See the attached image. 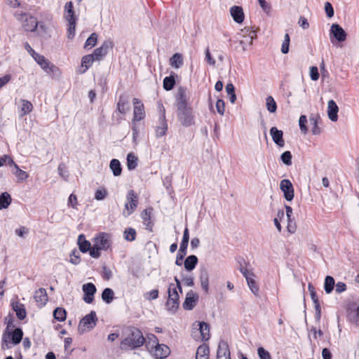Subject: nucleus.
<instances>
[{
  "mask_svg": "<svg viewBox=\"0 0 359 359\" xmlns=\"http://www.w3.org/2000/svg\"><path fill=\"white\" fill-rule=\"evenodd\" d=\"M126 337L121 341L120 348L122 350H133L142 346L145 339L142 332L135 327L126 330Z\"/></svg>",
  "mask_w": 359,
  "mask_h": 359,
  "instance_id": "nucleus-1",
  "label": "nucleus"
},
{
  "mask_svg": "<svg viewBox=\"0 0 359 359\" xmlns=\"http://www.w3.org/2000/svg\"><path fill=\"white\" fill-rule=\"evenodd\" d=\"M23 338V331L20 327L13 330H4L1 339V349L6 350L11 348V344H19Z\"/></svg>",
  "mask_w": 359,
  "mask_h": 359,
  "instance_id": "nucleus-2",
  "label": "nucleus"
},
{
  "mask_svg": "<svg viewBox=\"0 0 359 359\" xmlns=\"http://www.w3.org/2000/svg\"><path fill=\"white\" fill-rule=\"evenodd\" d=\"M177 120L184 127H190L195 124V115L191 107L176 110Z\"/></svg>",
  "mask_w": 359,
  "mask_h": 359,
  "instance_id": "nucleus-3",
  "label": "nucleus"
},
{
  "mask_svg": "<svg viewBox=\"0 0 359 359\" xmlns=\"http://www.w3.org/2000/svg\"><path fill=\"white\" fill-rule=\"evenodd\" d=\"M97 318L95 311H91L89 314L85 316L79 322L78 331L83 334L86 331L93 329L97 323Z\"/></svg>",
  "mask_w": 359,
  "mask_h": 359,
  "instance_id": "nucleus-4",
  "label": "nucleus"
},
{
  "mask_svg": "<svg viewBox=\"0 0 359 359\" xmlns=\"http://www.w3.org/2000/svg\"><path fill=\"white\" fill-rule=\"evenodd\" d=\"M168 297L165 306L169 311L175 313L179 307L180 300L177 288L174 283H170L168 286Z\"/></svg>",
  "mask_w": 359,
  "mask_h": 359,
  "instance_id": "nucleus-5",
  "label": "nucleus"
},
{
  "mask_svg": "<svg viewBox=\"0 0 359 359\" xmlns=\"http://www.w3.org/2000/svg\"><path fill=\"white\" fill-rule=\"evenodd\" d=\"M126 203L123 215L125 217L130 216L137 208L138 205V196L134 190H129L126 196Z\"/></svg>",
  "mask_w": 359,
  "mask_h": 359,
  "instance_id": "nucleus-6",
  "label": "nucleus"
},
{
  "mask_svg": "<svg viewBox=\"0 0 359 359\" xmlns=\"http://www.w3.org/2000/svg\"><path fill=\"white\" fill-rule=\"evenodd\" d=\"M198 328L193 329L191 335L196 341H208L210 339V326L205 322H198Z\"/></svg>",
  "mask_w": 359,
  "mask_h": 359,
  "instance_id": "nucleus-7",
  "label": "nucleus"
},
{
  "mask_svg": "<svg viewBox=\"0 0 359 359\" xmlns=\"http://www.w3.org/2000/svg\"><path fill=\"white\" fill-rule=\"evenodd\" d=\"M189 97L187 94V88L182 86L179 87L175 97V105L177 109L191 107L188 104Z\"/></svg>",
  "mask_w": 359,
  "mask_h": 359,
  "instance_id": "nucleus-8",
  "label": "nucleus"
},
{
  "mask_svg": "<svg viewBox=\"0 0 359 359\" xmlns=\"http://www.w3.org/2000/svg\"><path fill=\"white\" fill-rule=\"evenodd\" d=\"M241 273L245 278L248 287H250L251 292L256 296L259 294V286L257 285L256 281L254 280L253 276L254 273L250 272L247 269L244 267H241L240 269Z\"/></svg>",
  "mask_w": 359,
  "mask_h": 359,
  "instance_id": "nucleus-9",
  "label": "nucleus"
},
{
  "mask_svg": "<svg viewBox=\"0 0 359 359\" xmlns=\"http://www.w3.org/2000/svg\"><path fill=\"white\" fill-rule=\"evenodd\" d=\"M280 189L283 191L284 198L287 201H291L294 196V187L287 179L282 180L280 182Z\"/></svg>",
  "mask_w": 359,
  "mask_h": 359,
  "instance_id": "nucleus-10",
  "label": "nucleus"
},
{
  "mask_svg": "<svg viewBox=\"0 0 359 359\" xmlns=\"http://www.w3.org/2000/svg\"><path fill=\"white\" fill-rule=\"evenodd\" d=\"M33 58L37 62V64L40 65L41 69L46 73H54V72L58 70L57 67H56L54 65L50 64L48 60H47L43 55H40L39 53L35 54V56Z\"/></svg>",
  "mask_w": 359,
  "mask_h": 359,
  "instance_id": "nucleus-11",
  "label": "nucleus"
},
{
  "mask_svg": "<svg viewBox=\"0 0 359 359\" xmlns=\"http://www.w3.org/2000/svg\"><path fill=\"white\" fill-rule=\"evenodd\" d=\"M133 104L134 106L133 123H134L144 118L145 111L144 104L139 99L133 98Z\"/></svg>",
  "mask_w": 359,
  "mask_h": 359,
  "instance_id": "nucleus-12",
  "label": "nucleus"
},
{
  "mask_svg": "<svg viewBox=\"0 0 359 359\" xmlns=\"http://www.w3.org/2000/svg\"><path fill=\"white\" fill-rule=\"evenodd\" d=\"M113 46L114 43L111 40H106L100 47L94 50L92 55H93L95 60H100L107 54L109 49H111Z\"/></svg>",
  "mask_w": 359,
  "mask_h": 359,
  "instance_id": "nucleus-13",
  "label": "nucleus"
},
{
  "mask_svg": "<svg viewBox=\"0 0 359 359\" xmlns=\"http://www.w3.org/2000/svg\"><path fill=\"white\" fill-rule=\"evenodd\" d=\"M198 294L196 292L193 290L189 291L182 304L183 309L187 311L193 310L198 301Z\"/></svg>",
  "mask_w": 359,
  "mask_h": 359,
  "instance_id": "nucleus-14",
  "label": "nucleus"
},
{
  "mask_svg": "<svg viewBox=\"0 0 359 359\" xmlns=\"http://www.w3.org/2000/svg\"><path fill=\"white\" fill-rule=\"evenodd\" d=\"M83 292V301L87 304H91L94 300V295L97 291L95 285L92 283L83 284L82 286Z\"/></svg>",
  "mask_w": 359,
  "mask_h": 359,
  "instance_id": "nucleus-15",
  "label": "nucleus"
},
{
  "mask_svg": "<svg viewBox=\"0 0 359 359\" xmlns=\"http://www.w3.org/2000/svg\"><path fill=\"white\" fill-rule=\"evenodd\" d=\"M330 31L331 36H333L338 42L346 41L347 34L339 24H332Z\"/></svg>",
  "mask_w": 359,
  "mask_h": 359,
  "instance_id": "nucleus-16",
  "label": "nucleus"
},
{
  "mask_svg": "<svg viewBox=\"0 0 359 359\" xmlns=\"http://www.w3.org/2000/svg\"><path fill=\"white\" fill-rule=\"evenodd\" d=\"M95 244L101 250H107L111 245L110 236L107 233H100L95 238Z\"/></svg>",
  "mask_w": 359,
  "mask_h": 359,
  "instance_id": "nucleus-17",
  "label": "nucleus"
},
{
  "mask_svg": "<svg viewBox=\"0 0 359 359\" xmlns=\"http://www.w3.org/2000/svg\"><path fill=\"white\" fill-rule=\"evenodd\" d=\"M20 15H21L22 18L25 17L24 18V22L22 24V26H23L25 30L27 32L36 31L37 26H38V22H37L36 18L32 15H29L26 13H22Z\"/></svg>",
  "mask_w": 359,
  "mask_h": 359,
  "instance_id": "nucleus-18",
  "label": "nucleus"
},
{
  "mask_svg": "<svg viewBox=\"0 0 359 359\" xmlns=\"http://www.w3.org/2000/svg\"><path fill=\"white\" fill-rule=\"evenodd\" d=\"M308 287H309V290L310 292L311 299L314 304V308H315V311H316L315 318H316V320L318 322H319L320 320V318H321L320 304L318 301L316 292L315 291L314 286L312 284L309 283Z\"/></svg>",
  "mask_w": 359,
  "mask_h": 359,
  "instance_id": "nucleus-19",
  "label": "nucleus"
},
{
  "mask_svg": "<svg viewBox=\"0 0 359 359\" xmlns=\"http://www.w3.org/2000/svg\"><path fill=\"white\" fill-rule=\"evenodd\" d=\"M168 130V123L165 119V110L160 116L158 123L156 127V137H161L165 135Z\"/></svg>",
  "mask_w": 359,
  "mask_h": 359,
  "instance_id": "nucleus-20",
  "label": "nucleus"
},
{
  "mask_svg": "<svg viewBox=\"0 0 359 359\" xmlns=\"http://www.w3.org/2000/svg\"><path fill=\"white\" fill-rule=\"evenodd\" d=\"M201 285L205 294L209 292V273L205 266L201 267L199 273Z\"/></svg>",
  "mask_w": 359,
  "mask_h": 359,
  "instance_id": "nucleus-21",
  "label": "nucleus"
},
{
  "mask_svg": "<svg viewBox=\"0 0 359 359\" xmlns=\"http://www.w3.org/2000/svg\"><path fill=\"white\" fill-rule=\"evenodd\" d=\"M270 135L276 144L280 147H284L283 132L281 130H278L276 127H272L270 129Z\"/></svg>",
  "mask_w": 359,
  "mask_h": 359,
  "instance_id": "nucleus-22",
  "label": "nucleus"
},
{
  "mask_svg": "<svg viewBox=\"0 0 359 359\" xmlns=\"http://www.w3.org/2000/svg\"><path fill=\"white\" fill-rule=\"evenodd\" d=\"M11 307L13 310L16 313L17 318L22 320L27 316V311L25 305L20 303L18 301H12Z\"/></svg>",
  "mask_w": 359,
  "mask_h": 359,
  "instance_id": "nucleus-23",
  "label": "nucleus"
},
{
  "mask_svg": "<svg viewBox=\"0 0 359 359\" xmlns=\"http://www.w3.org/2000/svg\"><path fill=\"white\" fill-rule=\"evenodd\" d=\"M64 11V18L67 22H76L77 18L75 15L72 1H68L65 4Z\"/></svg>",
  "mask_w": 359,
  "mask_h": 359,
  "instance_id": "nucleus-24",
  "label": "nucleus"
},
{
  "mask_svg": "<svg viewBox=\"0 0 359 359\" xmlns=\"http://www.w3.org/2000/svg\"><path fill=\"white\" fill-rule=\"evenodd\" d=\"M154 355L156 358H165L169 355L170 353V348L165 344H157L153 351Z\"/></svg>",
  "mask_w": 359,
  "mask_h": 359,
  "instance_id": "nucleus-25",
  "label": "nucleus"
},
{
  "mask_svg": "<svg viewBox=\"0 0 359 359\" xmlns=\"http://www.w3.org/2000/svg\"><path fill=\"white\" fill-rule=\"evenodd\" d=\"M231 15L237 23H242L244 20V13L242 7L233 6L230 8Z\"/></svg>",
  "mask_w": 359,
  "mask_h": 359,
  "instance_id": "nucleus-26",
  "label": "nucleus"
},
{
  "mask_svg": "<svg viewBox=\"0 0 359 359\" xmlns=\"http://www.w3.org/2000/svg\"><path fill=\"white\" fill-rule=\"evenodd\" d=\"M339 107L336 102L330 100L327 104V115L332 121H336L338 118Z\"/></svg>",
  "mask_w": 359,
  "mask_h": 359,
  "instance_id": "nucleus-27",
  "label": "nucleus"
},
{
  "mask_svg": "<svg viewBox=\"0 0 359 359\" xmlns=\"http://www.w3.org/2000/svg\"><path fill=\"white\" fill-rule=\"evenodd\" d=\"M217 359H231L230 351L226 342H220L217 353Z\"/></svg>",
  "mask_w": 359,
  "mask_h": 359,
  "instance_id": "nucleus-28",
  "label": "nucleus"
},
{
  "mask_svg": "<svg viewBox=\"0 0 359 359\" xmlns=\"http://www.w3.org/2000/svg\"><path fill=\"white\" fill-rule=\"evenodd\" d=\"M118 111L121 114H126L130 109L128 97L124 95L119 96L118 102L117 103Z\"/></svg>",
  "mask_w": 359,
  "mask_h": 359,
  "instance_id": "nucleus-29",
  "label": "nucleus"
},
{
  "mask_svg": "<svg viewBox=\"0 0 359 359\" xmlns=\"http://www.w3.org/2000/svg\"><path fill=\"white\" fill-rule=\"evenodd\" d=\"M34 298L35 301L41 306H44L48 301L46 290L43 287L36 290L34 292Z\"/></svg>",
  "mask_w": 359,
  "mask_h": 359,
  "instance_id": "nucleus-30",
  "label": "nucleus"
},
{
  "mask_svg": "<svg viewBox=\"0 0 359 359\" xmlns=\"http://www.w3.org/2000/svg\"><path fill=\"white\" fill-rule=\"evenodd\" d=\"M198 262V259L196 255H189L187 257L186 259H184V268L187 271H191L196 268Z\"/></svg>",
  "mask_w": 359,
  "mask_h": 359,
  "instance_id": "nucleus-31",
  "label": "nucleus"
},
{
  "mask_svg": "<svg viewBox=\"0 0 359 359\" xmlns=\"http://www.w3.org/2000/svg\"><path fill=\"white\" fill-rule=\"evenodd\" d=\"M176 76H177V75L174 72H171V74L169 76H166L164 78L163 81V87L165 90L169 91V90H171L174 88V86L176 83V81H175Z\"/></svg>",
  "mask_w": 359,
  "mask_h": 359,
  "instance_id": "nucleus-32",
  "label": "nucleus"
},
{
  "mask_svg": "<svg viewBox=\"0 0 359 359\" xmlns=\"http://www.w3.org/2000/svg\"><path fill=\"white\" fill-rule=\"evenodd\" d=\"M77 243L79 248V250L83 253L88 252L91 247L90 243L87 241L83 234H80L78 236Z\"/></svg>",
  "mask_w": 359,
  "mask_h": 359,
  "instance_id": "nucleus-33",
  "label": "nucleus"
},
{
  "mask_svg": "<svg viewBox=\"0 0 359 359\" xmlns=\"http://www.w3.org/2000/svg\"><path fill=\"white\" fill-rule=\"evenodd\" d=\"M184 64L183 57L181 53H176L170 58V65L175 69L180 68Z\"/></svg>",
  "mask_w": 359,
  "mask_h": 359,
  "instance_id": "nucleus-34",
  "label": "nucleus"
},
{
  "mask_svg": "<svg viewBox=\"0 0 359 359\" xmlns=\"http://www.w3.org/2000/svg\"><path fill=\"white\" fill-rule=\"evenodd\" d=\"M109 168L115 177L120 176L122 172V167L118 159L113 158L109 163Z\"/></svg>",
  "mask_w": 359,
  "mask_h": 359,
  "instance_id": "nucleus-35",
  "label": "nucleus"
},
{
  "mask_svg": "<svg viewBox=\"0 0 359 359\" xmlns=\"http://www.w3.org/2000/svg\"><path fill=\"white\" fill-rule=\"evenodd\" d=\"M21 102V109L20 116L23 117L24 116L29 114L33 109L32 104L26 100H20Z\"/></svg>",
  "mask_w": 359,
  "mask_h": 359,
  "instance_id": "nucleus-36",
  "label": "nucleus"
},
{
  "mask_svg": "<svg viewBox=\"0 0 359 359\" xmlns=\"http://www.w3.org/2000/svg\"><path fill=\"white\" fill-rule=\"evenodd\" d=\"M209 347L206 344L200 345L196 351V358L201 359H208L209 358Z\"/></svg>",
  "mask_w": 359,
  "mask_h": 359,
  "instance_id": "nucleus-37",
  "label": "nucleus"
},
{
  "mask_svg": "<svg viewBox=\"0 0 359 359\" xmlns=\"http://www.w3.org/2000/svg\"><path fill=\"white\" fill-rule=\"evenodd\" d=\"M12 173L17 177V182H22L29 177V175L24 170H22L18 165L12 170Z\"/></svg>",
  "mask_w": 359,
  "mask_h": 359,
  "instance_id": "nucleus-38",
  "label": "nucleus"
},
{
  "mask_svg": "<svg viewBox=\"0 0 359 359\" xmlns=\"http://www.w3.org/2000/svg\"><path fill=\"white\" fill-rule=\"evenodd\" d=\"M94 60H95V59L92 54L83 56L81 60V67L85 68L81 71V73H85L86 70L92 65Z\"/></svg>",
  "mask_w": 359,
  "mask_h": 359,
  "instance_id": "nucleus-39",
  "label": "nucleus"
},
{
  "mask_svg": "<svg viewBox=\"0 0 359 359\" xmlns=\"http://www.w3.org/2000/svg\"><path fill=\"white\" fill-rule=\"evenodd\" d=\"M187 247L184 244H180L179 251L177 252L176 260H175V264L177 266H182V261L184 259L186 255H187Z\"/></svg>",
  "mask_w": 359,
  "mask_h": 359,
  "instance_id": "nucleus-40",
  "label": "nucleus"
},
{
  "mask_svg": "<svg viewBox=\"0 0 359 359\" xmlns=\"http://www.w3.org/2000/svg\"><path fill=\"white\" fill-rule=\"evenodd\" d=\"M114 299V292L112 289L107 287L102 292V299L106 304H110Z\"/></svg>",
  "mask_w": 359,
  "mask_h": 359,
  "instance_id": "nucleus-41",
  "label": "nucleus"
},
{
  "mask_svg": "<svg viewBox=\"0 0 359 359\" xmlns=\"http://www.w3.org/2000/svg\"><path fill=\"white\" fill-rule=\"evenodd\" d=\"M11 196L8 192H4L0 195V210L7 208L11 203Z\"/></svg>",
  "mask_w": 359,
  "mask_h": 359,
  "instance_id": "nucleus-42",
  "label": "nucleus"
},
{
  "mask_svg": "<svg viewBox=\"0 0 359 359\" xmlns=\"http://www.w3.org/2000/svg\"><path fill=\"white\" fill-rule=\"evenodd\" d=\"M348 320L357 325H359V306L354 309H350L348 313Z\"/></svg>",
  "mask_w": 359,
  "mask_h": 359,
  "instance_id": "nucleus-43",
  "label": "nucleus"
},
{
  "mask_svg": "<svg viewBox=\"0 0 359 359\" xmlns=\"http://www.w3.org/2000/svg\"><path fill=\"white\" fill-rule=\"evenodd\" d=\"M137 157L133 153L127 155V167L129 170H133L137 166Z\"/></svg>",
  "mask_w": 359,
  "mask_h": 359,
  "instance_id": "nucleus-44",
  "label": "nucleus"
},
{
  "mask_svg": "<svg viewBox=\"0 0 359 359\" xmlns=\"http://www.w3.org/2000/svg\"><path fill=\"white\" fill-rule=\"evenodd\" d=\"M335 281L332 276H327L325 279L324 289L327 294H330L334 290Z\"/></svg>",
  "mask_w": 359,
  "mask_h": 359,
  "instance_id": "nucleus-45",
  "label": "nucleus"
},
{
  "mask_svg": "<svg viewBox=\"0 0 359 359\" xmlns=\"http://www.w3.org/2000/svg\"><path fill=\"white\" fill-rule=\"evenodd\" d=\"M67 312L65 309L57 307L53 311V317L55 320L62 322L66 319Z\"/></svg>",
  "mask_w": 359,
  "mask_h": 359,
  "instance_id": "nucleus-46",
  "label": "nucleus"
},
{
  "mask_svg": "<svg viewBox=\"0 0 359 359\" xmlns=\"http://www.w3.org/2000/svg\"><path fill=\"white\" fill-rule=\"evenodd\" d=\"M257 38V33L256 31L252 29L251 27V29H250L248 38L246 39V42L244 40H242L240 41V43L243 46V50H246L245 48V43L248 42L249 45H252L253 40Z\"/></svg>",
  "mask_w": 359,
  "mask_h": 359,
  "instance_id": "nucleus-47",
  "label": "nucleus"
},
{
  "mask_svg": "<svg viewBox=\"0 0 359 359\" xmlns=\"http://www.w3.org/2000/svg\"><path fill=\"white\" fill-rule=\"evenodd\" d=\"M266 107L270 113H275L277 110V104L273 97L271 95L266 98Z\"/></svg>",
  "mask_w": 359,
  "mask_h": 359,
  "instance_id": "nucleus-48",
  "label": "nucleus"
},
{
  "mask_svg": "<svg viewBox=\"0 0 359 359\" xmlns=\"http://www.w3.org/2000/svg\"><path fill=\"white\" fill-rule=\"evenodd\" d=\"M310 123L312 126L311 132L313 135H319L321 132L320 128L318 125V118L316 116H311L309 118Z\"/></svg>",
  "mask_w": 359,
  "mask_h": 359,
  "instance_id": "nucleus-49",
  "label": "nucleus"
},
{
  "mask_svg": "<svg viewBox=\"0 0 359 359\" xmlns=\"http://www.w3.org/2000/svg\"><path fill=\"white\" fill-rule=\"evenodd\" d=\"M292 156L290 151H285L280 155V160L281 161L287 166H290L292 165Z\"/></svg>",
  "mask_w": 359,
  "mask_h": 359,
  "instance_id": "nucleus-50",
  "label": "nucleus"
},
{
  "mask_svg": "<svg viewBox=\"0 0 359 359\" xmlns=\"http://www.w3.org/2000/svg\"><path fill=\"white\" fill-rule=\"evenodd\" d=\"M136 231L133 228H128L124 231V238L127 241H133L135 240Z\"/></svg>",
  "mask_w": 359,
  "mask_h": 359,
  "instance_id": "nucleus-51",
  "label": "nucleus"
},
{
  "mask_svg": "<svg viewBox=\"0 0 359 359\" xmlns=\"http://www.w3.org/2000/svg\"><path fill=\"white\" fill-rule=\"evenodd\" d=\"M290 39L287 33L285 34L284 40L281 46V52L283 54H286L289 52Z\"/></svg>",
  "mask_w": 359,
  "mask_h": 359,
  "instance_id": "nucleus-52",
  "label": "nucleus"
},
{
  "mask_svg": "<svg viewBox=\"0 0 359 359\" xmlns=\"http://www.w3.org/2000/svg\"><path fill=\"white\" fill-rule=\"evenodd\" d=\"M97 41V35L96 33H92L87 39L85 43V48L90 46V48L96 45Z\"/></svg>",
  "mask_w": 359,
  "mask_h": 359,
  "instance_id": "nucleus-53",
  "label": "nucleus"
},
{
  "mask_svg": "<svg viewBox=\"0 0 359 359\" xmlns=\"http://www.w3.org/2000/svg\"><path fill=\"white\" fill-rule=\"evenodd\" d=\"M307 118L305 115H301L299 119V128L302 133L306 134L308 131L306 127Z\"/></svg>",
  "mask_w": 359,
  "mask_h": 359,
  "instance_id": "nucleus-54",
  "label": "nucleus"
},
{
  "mask_svg": "<svg viewBox=\"0 0 359 359\" xmlns=\"http://www.w3.org/2000/svg\"><path fill=\"white\" fill-rule=\"evenodd\" d=\"M80 261L81 259L79 252L77 251V250L74 249L70 254L69 262L74 265H77L80 263Z\"/></svg>",
  "mask_w": 359,
  "mask_h": 359,
  "instance_id": "nucleus-55",
  "label": "nucleus"
},
{
  "mask_svg": "<svg viewBox=\"0 0 359 359\" xmlns=\"http://www.w3.org/2000/svg\"><path fill=\"white\" fill-rule=\"evenodd\" d=\"M76 24V22H68L67 37L69 39H73L75 36Z\"/></svg>",
  "mask_w": 359,
  "mask_h": 359,
  "instance_id": "nucleus-56",
  "label": "nucleus"
},
{
  "mask_svg": "<svg viewBox=\"0 0 359 359\" xmlns=\"http://www.w3.org/2000/svg\"><path fill=\"white\" fill-rule=\"evenodd\" d=\"M57 171L59 175L62 177L65 180H67L69 174L67 170H66V167L64 163L59 164L57 167Z\"/></svg>",
  "mask_w": 359,
  "mask_h": 359,
  "instance_id": "nucleus-57",
  "label": "nucleus"
},
{
  "mask_svg": "<svg viewBox=\"0 0 359 359\" xmlns=\"http://www.w3.org/2000/svg\"><path fill=\"white\" fill-rule=\"evenodd\" d=\"M107 196V191L104 188L98 189L95 194V198L97 201L104 199Z\"/></svg>",
  "mask_w": 359,
  "mask_h": 359,
  "instance_id": "nucleus-58",
  "label": "nucleus"
},
{
  "mask_svg": "<svg viewBox=\"0 0 359 359\" xmlns=\"http://www.w3.org/2000/svg\"><path fill=\"white\" fill-rule=\"evenodd\" d=\"M257 354L260 359H271V356L269 352L264 349L263 347L258 348Z\"/></svg>",
  "mask_w": 359,
  "mask_h": 359,
  "instance_id": "nucleus-59",
  "label": "nucleus"
},
{
  "mask_svg": "<svg viewBox=\"0 0 359 359\" xmlns=\"http://www.w3.org/2000/svg\"><path fill=\"white\" fill-rule=\"evenodd\" d=\"M113 276V273L111 270L107 267L106 266H104L102 267V277L105 280H110Z\"/></svg>",
  "mask_w": 359,
  "mask_h": 359,
  "instance_id": "nucleus-60",
  "label": "nucleus"
},
{
  "mask_svg": "<svg viewBox=\"0 0 359 359\" xmlns=\"http://www.w3.org/2000/svg\"><path fill=\"white\" fill-rule=\"evenodd\" d=\"M100 249L95 243L93 246L90 248V250H88L90 255L95 259H97L100 257Z\"/></svg>",
  "mask_w": 359,
  "mask_h": 359,
  "instance_id": "nucleus-61",
  "label": "nucleus"
},
{
  "mask_svg": "<svg viewBox=\"0 0 359 359\" xmlns=\"http://www.w3.org/2000/svg\"><path fill=\"white\" fill-rule=\"evenodd\" d=\"M216 109L220 115H223L225 111V103L222 99H218L216 102Z\"/></svg>",
  "mask_w": 359,
  "mask_h": 359,
  "instance_id": "nucleus-62",
  "label": "nucleus"
},
{
  "mask_svg": "<svg viewBox=\"0 0 359 359\" xmlns=\"http://www.w3.org/2000/svg\"><path fill=\"white\" fill-rule=\"evenodd\" d=\"M325 11L326 15L328 18H332L334 16V8H333L332 4L328 1H327L325 4Z\"/></svg>",
  "mask_w": 359,
  "mask_h": 359,
  "instance_id": "nucleus-63",
  "label": "nucleus"
},
{
  "mask_svg": "<svg viewBox=\"0 0 359 359\" xmlns=\"http://www.w3.org/2000/svg\"><path fill=\"white\" fill-rule=\"evenodd\" d=\"M259 4L262 8V10L269 15L271 12V7L269 4H268L265 0H258Z\"/></svg>",
  "mask_w": 359,
  "mask_h": 359,
  "instance_id": "nucleus-64",
  "label": "nucleus"
}]
</instances>
